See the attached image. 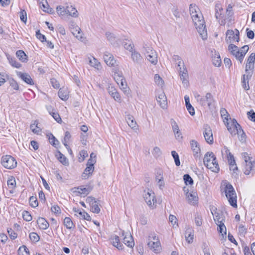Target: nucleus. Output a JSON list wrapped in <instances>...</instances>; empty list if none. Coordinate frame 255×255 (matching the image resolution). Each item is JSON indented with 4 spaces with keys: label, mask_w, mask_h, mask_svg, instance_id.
<instances>
[{
    "label": "nucleus",
    "mask_w": 255,
    "mask_h": 255,
    "mask_svg": "<svg viewBox=\"0 0 255 255\" xmlns=\"http://www.w3.org/2000/svg\"><path fill=\"white\" fill-rule=\"evenodd\" d=\"M189 12L194 26L199 34L203 40L207 39V32L205 22L199 8L195 4H190Z\"/></svg>",
    "instance_id": "1"
},
{
    "label": "nucleus",
    "mask_w": 255,
    "mask_h": 255,
    "mask_svg": "<svg viewBox=\"0 0 255 255\" xmlns=\"http://www.w3.org/2000/svg\"><path fill=\"white\" fill-rule=\"evenodd\" d=\"M215 17L221 25H227L228 27L232 23L233 21V7L229 4L226 11H224L220 4H216L215 6Z\"/></svg>",
    "instance_id": "2"
},
{
    "label": "nucleus",
    "mask_w": 255,
    "mask_h": 255,
    "mask_svg": "<svg viewBox=\"0 0 255 255\" xmlns=\"http://www.w3.org/2000/svg\"><path fill=\"white\" fill-rule=\"evenodd\" d=\"M58 15L62 19L67 16L77 18L79 16V12L76 8L71 4H66V6L58 5L56 8Z\"/></svg>",
    "instance_id": "3"
},
{
    "label": "nucleus",
    "mask_w": 255,
    "mask_h": 255,
    "mask_svg": "<svg viewBox=\"0 0 255 255\" xmlns=\"http://www.w3.org/2000/svg\"><path fill=\"white\" fill-rule=\"evenodd\" d=\"M195 97L197 102L201 106L207 107L210 110H213L215 108L216 101L211 93H207L205 96L196 94Z\"/></svg>",
    "instance_id": "4"
},
{
    "label": "nucleus",
    "mask_w": 255,
    "mask_h": 255,
    "mask_svg": "<svg viewBox=\"0 0 255 255\" xmlns=\"http://www.w3.org/2000/svg\"><path fill=\"white\" fill-rule=\"evenodd\" d=\"M242 155L244 160L243 163L244 173L247 175H254L255 174V160L246 152L243 153Z\"/></svg>",
    "instance_id": "5"
},
{
    "label": "nucleus",
    "mask_w": 255,
    "mask_h": 255,
    "mask_svg": "<svg viewBox=\"0 0 255 255\" xmlns=\"http://www.w3.org/2000/svg\"><path fill=\"white\" fill-rule=\"evenodd\" d=\"M203 162L205 166L212 171L217 173L219 171V166L216 157L212 152H207L204 155Z\"/></svg>",
    "instance_id": "6"
},
{
    "label": "nucleus",
    "mask_w": 255,
    "mask_h": 255,
    "mask_svg": "<svg viewBox=\"0 0 255 255\" xmlns=\"http://www.w3.org/2000/svg\"><path fill=\"white\" fill-rule=\"evenodd\" d=\"M147 246L155 254L162 252V247L158 236L154 233H150L148 237Z\"/></svg>",
    "instance_id": "7"
},
{
    "label": "nucleus",
    "mask_w": 255,
    "mask_h": 255,
    "mask_svg": "<svg viewBox=\"0 0 255 255\" xmlns=\"http://www.w3.org/2000/svg\"><path fill=\"white\" fill-rule=\"evenodd\" d=\"M228 130L232 134H239L242 132L241 135V140H244L245 139V134L243 132V130L241 128L240 125L237 123L236 120L234 119L232 120L230 123L228 122L225 123Z\"/></svg>",
    "instance_id": "8"
},
{
    "label": "nucleus",
    "mask_w": 255,
    "mask_h": 255,
    "mask_svg": "<svg viewBox=\"0 0 255 255\" xmlns=\"http://www.w3.org/2000/svg\"><path fill=\"white\" fill-rule=\"evenodd\" d=\"M224 191L230 204L234 207H237V195L232 185L227 184Z\"/></svg>",
    "instance_id": "9"
},
{
    "label": "nucleus",
    "mask_w": 255,
    "mask_h": 255,
    "mask_svg": "<svg viewBox=\"0 0 255 255\" xmlns=\"http://www.w3.org/2000/svg\"><path fill=\"white\" fill-rule=\"evenodd\" d=\"M143 49V52L146 59L152 64L156 65L157 63V55L156 51L146 45Z\"/></svg>",
    "instance_id": "10"
},
{
    "label": "nucleus",
    "mask_w": 255,
    "mask_h": 255,
    "mask_svg": "<svg viewBox=\"0 0 255 255\" xmlns=\"http://www.w3.org/2000/svg\"><path fill=\"white\" fill-rule=\"evenodd\" d=\"M225 40L227 43L230 44L235 41L239 42L240 40L239 30L237 29H235V31L231 29L228 30L226 33Z\"/></svg>",
    "instance_id": "11"
},
{
    "label": "nucleus",
    "mask_w": 255,
    "mask_h": 255,
    "mask_svg": "<svg viewBox=\"0 0 255 255\" xmlns=\"http://www.w3.org/2000/svg\"><path fill=\"white\" fill-rule=\"evenodd\" d=\"M1 164L7 169H12L17 165V162L15 159L10 155H5L1 157Z\"/></svg>",
    "instance_id": "12"
},
{
    "label": "nucleus",
    "mask_w": 255,
    "mask_h": 255,
    "mask_svg": "<svg viewBox=\"0 0 255 255\" xmlns=\"http://www.w3.org/2000/svg\"><path fill=\"white\" fill-rule=\"evenodd\" d=\"M144 199L146 204L150 207L153 208L155 206L156 199L154 193L151 190H148L147 192H145Z\"/></svg>",
    "instance_id": "13"
},
{
    "label": "nucleus",
    "mask_w": 255,
    "mask_h": 255,
    "mask_svg": "<svg viewBox=\"0 0 255 255\" xmlns=\"http://www.w3.org/2000/svg\"><path fill=\"white\" fill-rule=\"evenodd\" d=\"M184 192L186 193V199L189 204L191 205H195L198 203V197L196 191L193 190L189 191L188 189L186 190V188H184Z\"/></svg>",
    "instance_id": "14"
},
{
    "label": "nucleus",
    "mask_w": 255,
    "mask_h": 255,
    "mask_svg": "<svg viewBox=\"0 0 255 255\" xmlns=\"http://www.w3.org/2000/svg\"><path fill=\"white\" fill-rule=\"evenodd\" d=\"M203 135L206 141L209 144H213L214 138L213 136V132L211 127L205 125L203 128Z\"/></svg>",
    "instance_id": "15"
},
{
    "label": "nucleus",
    "mask_w": 255,
    "mask_h": 255,
    "mask_svg": "<svg viewBox=\"0 0 255 255\" xmlns=\"http://www.w3.org/2000/svg\"><path fill=\"white\" fill-rule=\"evenodd\" d=\"M190 145L195 158H200L201 148L199 143L196 140L192 139L190 141Z\"/></svg>",
    "instance_id": "16"
},
{
    "label": "nucleus",
    "mask_w": 255,
    "mask_h": 255,
    "mask_svg": "<svg viewBox=\"0 0 255 255\" xmlns=\"http://www.w3.org/2000/svg\"><path fill=\"white\" fill-rule=\"evenodd\" d=\"M70 28H73L72 31V34L79 40L84 41L85 38L83 37V33L81 31L80 28L77 26L74 21H71Z\"/></svg>",
    "instance_id": "17"
},
{
    "label": "nucleus",
    "mask_w": 255,
    "mask_h": 255,
    "mask_svg": "<svg viewBox=\"0 0 255 255\" xmlns=\"http://www.w3.org/2000/svg\"><path fill=\"white\" fill-rule=\"evenodd\" d=\"M123 243L129 248H132L134 243L132 236L129 232H122Z\"/></svg>",
    "instance_id": "18"
},
{
    "label": "nucleus",
    "mask_w": 255,
    "mask_h": 255,
    "mask_svg": "<svg viewBox=\"0 0 255 255\" xmlns=\"http://www.w3.org/2000/svg\"><path fill=\"white\" fill-rule=\"evenodd\" d=\"M179 75L183 86L185 88L188 87L189 86V82L188 73L186 68H184L183 70L180 68Z\"/></svg>",
    "instance_id": "19"
},
{
    "label": "nucleus",
    "mask_w": 255,
    "mask_h": 255,
    "mask_svg": "<svg viewBox=\"0 0 255 255\" xmlns=\"http://www.w3.org/2000/svg\"><path fill=\"white\" fill-rule=\"evenodd\" d=\"M170 124L175 138L178 140H181L182 139V135L177 123L174 120L172 119L170 120Z\"/></svg>",
    "instance_id": "20"
},
{
    "label": "nucleus",
    "mask_w": 255,
    "mask_h": 255,
    "mask_svg": "<svg viewBox=\"0 0 255 255\" xmlns=\"http://www.w3.org/2000/svg\"><path fill=\"white\" fill-rule=\"evenodd\" d=\"M156 100L161 108L163 109L167 108V101L164 92H162L158 94Z\"/></svg>",
    "instance_id": "21"
},
{
    "label": "nucleus",
    "mask_w": 255,
    "mask_h": 255,
    "mask_svg": "<svg viewBox=\"0 0 255 255\" xmlns=\"http://www.w3.org/2000/svg\"><path fill=\"white\" fill-rule=\"evenodd\" d=\"M103 59L105 63L109 66H114L116 63V60L113 55L109 52H105L103 55Z\"/></svg>",
    "instance_id": "22"
},
{
    "label": "nucleus",
    "mask_w": 255,
    "mask_h": 255,
    "mask_svg": "<svg viewBox=\"0 0 255 255\" xmlns=\"http://www.w3.org/2000/svg\"><path fill=\"white\" fill-rule=\"evenodd\" d=\"M73 211L75 213V215L80 219H83L87 221H90L91 220L90 216L84 211H82L75 207L73 208Z\"/></svg>",
    "instance_id": "23"
},
{
    "label": "nucleus",
    "mask_w": 255,
    "mask_h": 255,
    "mask_svg": "<svg viewBox=\"0 0 255 255\" xmlns=\"http://www.w3.org/2000/svg\"><path fill=\"white\" fill-rule=\"evenodd\" d=\"M111 243L119 250L124 249V246L120 241L119 237L117 235H112L110 238Z\"/></svg>",
    "instance_id": "24"
},
{
    "label": "nucleus",
    "mask_w": 255,
    "mask_h": 255,
    "mask_svg": "<svg viewBox=\"0 0 255 255\" xmlns=\"http://www.w3.org/2000/svg\"><path fill=\"white\" fill-rule=\"evenodd\" d=\"M108 91L109 94L118 102H121V98L117 89L112 86H109L108 88Z\"/></svg>",
    "instance_id": "25"
},
{
    "label": "nucleus",
    "mask_w": 255,
    "mask_h": 255,
    "mask_svg": "<svg viewBox=\"0 0 255 255\" xmlns=\"http://www.w3.org/2000/svg\"><path fill=\"white\" fill-rule=\"evenodd\" d=\"M106 36L107 40L113 45H118V38L113 33L110 32H107L106 33Z\"/></svg>",
    "instance_id": "26"
},
{
    "label": "nucleus",
    "mask_w": 255,
    "mask_h": 255,
    "mask_svg": "<svg viewBox=\"0 0 255 255\" xmlns=\"http://www.w3.org/2000/svg\"><path fill=\"white\" fill-rule=\"evenodd\" d=\"M113 72H114V78L117 83H119L120 81L124 80L123 73L120 70L119 67H116L113 68Z\"/></svg>",
    "instance_id": "27"
},
{
    "label": "nucleus",
    "mask_w": 255,
    "mask_h": 255,
    "mask_svg": "<svg viewBox=\"0 0 255 255\" xmlns=\"http://www.w3.org/2000/svg\"><path fill=\"white\" fill-rule=\"evenodd\" d=\"M131 52V58L133 62L137 64L140 63L142 60V57L140 54L135 50H133Z\"/></svg>",
    "instance_id": "28"
},
{
    "label": "nucleus",
    "mask_w": 255,
    "mask_h": 255,
    "mask_svg": "<svg viewBox=\"0 0 255 255\" xmlns=\"http://www.w3.org/2000/svg\"><path fill=\"white\" fill-rule=\"evenodd\" d=\"M17 75L21 78V79L23 80L25 83L28 84L33 85L34 84L32 79H31L30 76L26 73H22L20 72H19L17 73Z\"/></svg>",
    "instance_id": "29"
},
{
    "label": "nucleus",
    "mask_w": 255,
    "mask_h": 255,
    "mask_svg": "<svg viewBox=\"0 0 255 255\" xmlns=\"http://www.w3.org/2000/svg\"><path fill=\"white\" fill-rule=\"evenodd\" d=\"M185 237L186 241L188 243H192L194 238L193 230L190 228H187L185 233Z\"/></svg>",
    "instance_id": "30"
},
{
    "label": "nucleus",
    "mask_w": 255,
    "mask_h": 255,
    "mask_svg": "<svg viewBox=\"0 0 255 255\" xmlns=\"http://www.w3.org/2000/svg\"><path fill=\"white\" fill-rule=\"evenodd\" d=\"M87 167L82 174V178L84 179H87L91 176L94 170V167L92 166L86 165Z\"/></svg>",
    "instance_id": "31"
},
{
    "label": "nucleus",
    "mask_w": 255,
    "mask_h": 255,
    "mask_svg": "<svg viewBox=\"0 0 255 255\" xmlns=\"http://www.w3.org/2000/svg\"><path fill=\"white\" fill-rule=\"evenodd\" d=\"M58 95L61 99L66 101L69 98V92L65 88H60L58 92Z\"/></svg>",
    "instance_id": "32"
},
{
    "label": "nucleus",
    "mask_w": 255,
    "mask_h": 255,
    "mask_svg": "<svg viewBox=\"0 0 255 255\" xmlns=\"http://www.w3.org/2000/svg\"><path fill=\"white\" fill-rule=\"evenodd\" d=\"M89 64L94 67L95 69L97 70H100L102 68V66L100 63L98 61L97 59L95 57L89 58Z\"/></svg>",
    "instance_id": "33"
},
{
    "label": "nucleus",
    "mask_w": 255,
    "mask_h": 255,
    "mask_svg": "<svg viewBox=\"0 0 255 255\" xmlns=\"http://www.w3.org/2000/svg\"><path fill=\"white\" fill-rule=\"evenodd\" d=\"M127 122L128 125L132 128V129H136L137 128V124L136 121H135L134 118L131 115H128L127 118Z\"/></svg>",
    "instance_id": "34"
},
{
    "label": "nucleus",
    "mask_w": 255,
    "mask_h": 255,
    "mask_svg": "<svg viewBox=\"0 0 255 255\" xmlns=\"http://www.w3.org/2000/svg\"><path fill=\"white\" fill-rule=\"evenodd\" d=\"M39 227L42 230H45L49 227V224L43 218H39L37 221Z\"/></svg>",
    "instance_id": "35"
},
{
    "label": "nucleus",
    "mask_w": 255,
    "mask_h": 255,
    "mask_svg": "<svg viewBox=\"0 0 255 255\" xmlns=\"http://www.w3.org/2000/svg\"><path fill=\"white\" fill-rule=\"evenodd\" d=\"M228 162L230 165V170H232L234 173H236V175H237L236 171H238V168L234 158L229 159Z\"/></svg>",
    "instance_id": "36"
},
{
    "label": "nucleus",
    "mask_w": 255,
    "mask_h": 255,
    "mask_svg": "<svg viewBox=\"0 0 255 255\" xmlns=\"http://www.w3.org/2000/svg\"><path fill=\"white\" fill-rule=\"evenodd\" d=\"M212 214L214 216V219L217 225L220 224V223H224V219L222 215H220L219 213L216 212H215L214 214L212 213Z\"/></svg>",
    "instance_id": "37"
},
{
    "label": "nucleus",
    "mask_w": 255,
    "mask_h": 255,
    "mask_svg": "<svg viewBox=\"0 0 255 255\" xmlns=\"http://www.w3.org/2000/svg\"><path fill=\"white\" fill-rule=\"evenodd\" d=\"M47 136H49L50 143L54 147H57L59 144V141L52 133H50L49 135H47Z\"/></svg>",
    "instance_id": "38"
},
{
    "label": "nucleus",
    "mask_w": 255,
    "mask_h": 255,
    "mask_svg": "<svg viewBox=\"0 0 255 255\" xmlns=\"http://www.w3.org/2000/svg\"><path fill=\"white\" fill-rule=\"evenodd\" d=\"M222 154L223 156H225L228 159V161L230 159L234 158V156L231 154L230 150L227 147H224L222 150Z\"/></svg>",
    "instance_id": "39"
},
{
    "label": "nucleus",
    "mask_w": 255,
    "mask_h": 255,
    "mask_svg": "<svg viewBox=\"0 0 255 255\" xmlns=\"http://www.w3.org/2000/svg\"><path fill=\"white\" fill-rule=\"evenodd\" d=\"M77 190L75 191L79 194L86 195L90 192V189L88 188H85L83 186H80L77 188Z\"/></svg>",
    "instance_id": "40"
},
{
    "label": "nucleus",
    "mask_w": 255,
    "mask_h": 255,
    "mask_svg": "<svg viewBox=\"0 0 255 255\" xmlns=\"http://www.w3.org/2000/svg\"><path fill=\"white\" fill-rule=\"evenodd\" d=\"M212 61L213 64L215 66L220 67L221 66L222 61L219 53L215 54L214 57H213V58Z\"/></svg>",
    "instance_id": "41"
},
{
    "label": "nucleus",
    "mask_w": 255,
    "mask_h": 255,
    "mask_svg": "<svg viewBox=\"0 0 255 255\" xmlns=\"http://www.w3.org/2000/svg\"><path fill=\"white\" fill-rule=\"evenodd\" d=\"M121 90H122L125 93L128 94L129 92V89L127 87V85L126 83H125V80L124 79V80H121V81H120L119 83H117Z\"/></svg>",
    "instance_id": "42"
},
{
    "label": "nucleus",
    "mask_w": 255,
    "mask_h": 255,
    "mask_svg": "<svg viewBox=\"0 0 255 255\" xmlns=\"http://www.w3.org/2000/svg\"><path fill=\"white\" fill-rule=\"evenodd\" d=\"M7 183L9 188L12 189L16 186V181L13 176H10L8 177Z\"/></svg>",
    "instance_id": "43"
},
{
    "label": "nucleus",
    "mask_w": 255,
    "mask_h": 255,
    "mask_svg": "<svg viewBox=\"0 0 255 255\" xmlns=\"http://www.w3.org/2000/svg\"><path fill=\"white\" fill-rule=\"evenodd\" d=\"M16 56L20 60L25 62L27 59V56L22 50H18L16 53Z\"/></svg>",
    "instance_id": "44"
},
{
    "label": "nucleus",
    "mask_w": 255,
    "mask_h": 255,
    "mask_svg": "<svg viewBox=\"0 0 255 255\" xmlns=\"http://www.w3.org/2000/svg\"><path fill=\"white\" fill-rule=\"evenodd\" d=\"M123 45L125 48L130 52L132 51L134 49L133 48V44L132 42L130 41H124L123 43Z\"/></svg>",
    "instance_id": "45"
},
{
    "label": "nucleus",
    "mask_w": 255,
    "mask_h": 255,
    "mask_svg": "<svg viewBox=\"0 0 255 255\" xmlns=\"http://www.w3.org/2000/svg\"><path fill=\"white\" fill-rule=\"evenodd\" d=\"M18 255H29L28 249L24 246L20 247L18 250Z\"/></svg>",
    "instance_id": "46"
},
{
    "label": "nucleus",
    "mask_w": 255,
    "mask_h": 255,
    "mask_svg": "<svg viewBox=\"0 0 255 255\" xmlns=\"http://www.w3.org/2000/svg\"><path fill=\"white\" fill-rule=\"evenodd\" d=\"M7 59L9 61V63L12 67L16 68H19L21 67V65L19 63L17 62L14 58L8 57Z\"/></svg>",
    "instance_id": "47"
},
{
    "label": "nucleus",
    "mask_w": 255,
    "mask_h": 255,
    "mask_svg": "<svg viewBox=\"0 0 255 255\" xmlns=\"http://www.w3.org/2000/svg\"><path fill=\"white\" fill-rule=\"evenodd\" d=\"M221 115L222 118L224 119V122L225 123L228 122V116L229 114L227 110L224 108H222L220 110Z\"/></svg>",
    "instance_id": "48"
},
{
    "label": "nucleus",
    "mask_w": 255,
    "mask_h": 255,
    "mask_svg": "<svg viewBox=\"0 0 255 255\" xmlns=\"http://www.w3.org/2000/svg\"><path fill=\"white\" fill-rule=\"evenodd\" d=\"M59 161L64 165H68L69 164L68 160L66 157L61 153L59 152V156L58 157Z\"/></svg>",
    "instance_id": "49"
},
{
    "label": "nucleus",
    "mask_w": 255,
    "mask_h": 255,
    "mask_svg": "<svg viewBox=\"0 0 255 255\" xmlns=\"http://www.w3.org/2000/svg\"><path fill=\"white\" fill-rule=\"evenodd\" d=\"M70 138L71 135L70 134V132L69 131H66L65 133V136L62 141L63 143L64 144V146L66 147V148H69V146L67 144V142H68Z\"/></svg>",
    "instance_id": "50"
},
{
    "label": "nucleus",
    "mask_w": 255,
    "mask_h": 255,
    "mask_svg": "<svg viewBox=\"0 0 255 255\" xmlns=\"http://www.w3.org/2000/svg\"><path fill=\"white\" fill-rule=\"evenodd\" d=\"M152 154L154 157L157 158L161 155L162 151L159 147L158 146H155L153 148Z\"/></svg>",
    "instance_id": "51"
},
{
    "label": "nucleus",
    "mask_w": 255,
    "mask_h": 255,
    "mask_svg": "<svg viewBox=\"0 0 255 255\" xmlns=\"http://www.w3.org/2000/svg\"><path fill=\"white\" fill-rule=\"evenodd\" d=\"M64 224L67 229H71L73 227V224L70 218L66 217L64 220Z\"/></svg>",
    "instance_id": "52"
},
{
    "label": "nucleus",
    "mask_w": 255,
    "mask_h": 255,
    "mask_svg": "<svg viewBox=\"0 0 255 255\" xmlns=\"http://www.w3.org/2000/svg\"><path fill=\"white\" fill-rule=\"evenodd\" d=\"M155 83L158 86H162L164 85V81L158 74H155L154 77Z\"/></svg>",
    "instance_id": "53"
},
{
    "label": "nucleus",
    "mask_w": 255,
    "mask_h": 255,
    "mask_svg": "<svg viewBox=\"0 0 255 255\" xmlns=\"http://www.w3.org/2000/svg\"><path fill=\"white\" fill-rule=\"evenodd\" d=\"M217 225L218 226V231L223 236L224 235H226V227H225L224 223H220Z\"/></svg>",
    "instance_id": "54"
},
{
    "label": "nucleus",
    "mask_w": 255,
    "mask_h": 255,
    "mask_svg": "<svg viewBox=\"0 0 255 255\" xmlns=\"http://www.w3.org/2000/svg\"><path fill=\"white\" fill-rule=\"evenodd\" d=\"M171 154L174 159L176 165L178 166H179L180 165V162L178 153L175 151H172Z\"/></svg>",
    "instance_id": "55"
},
{
    "label": "nucleus",
    "mask_w": 255,
    "mask_h": 255,
    "mask_svg": "<svg viewBox=\"0 0 255 255\" xmlns=\"http://www.w3.org/2000/svg\"><path fill=\"white\" fill-rule=\"evenodd\" d=\"M238 47L234 44H230L228 46V50L233 55L235 54L236 52L237 53V51L238 50Z\"/></svg>",
    "instance_id": "56"
},
{
    "label": "nucleus",
    "mask_w": 255,
    "mask_h": 255,
    "mask_svg": "<svg viewBox=\"0 0 255 255\" xmlns=\"http://www.w3.org/2000/svg\"><path fill=\"white\" fill-rule=\"evenodd\" d=\"M29 204L33 208L37 207L38 203L36 197L34 196L30 197L29 198Z\"/></svg>",
    "instance_id": "57"
},
{
    "label": "nucleus",
    "mask_w": 255,
    "mask_h": 255,
    "mask_svg": "<svg viewBox=\"0 0 255 255\" xmlns=\"http://www.w3.org/2000/svg\"><path fill=\"white\" fill-rule=\"evenodd\" d=\"M30 129L32 131L36 134H39L41 132V128L37 126V124L35 123L30 125Z\"/></svg>",
    "instance_id": "58"
},
{
    "label": "nucleus",
    "mask_w": 255,
    "mask_h": 255,
    "mask_svg": "<svg viewBox=\"0 0 255 255\" xmlns=\"http://www.w3.org/2000/svg\"><path fill=\"white\" fill-rule=\"evenodd\" d=\"M169 220L171 223L173 227L176 228L178 226V224L177 223V219L175 216L170 215L169 216Z\"/></svg>",
    "instance_id": "59"
},
{
    "label": "nucleus",
    "mask_w": 255,
    "mask_h": 255,
    "mask_svg": "<svg viewBox=\"0 0 255 255\" xmlns=\"http://www.w3.org/2000/svg\"><path fill=\"white\" fill-rule=\"evenodd\" d=\"M29 238L31 241L37 242L39 240V237L37 234L34 232L31 233L29 234Z\"/></svg>",
    "instance_id": "60"
},
{
    "label": "nucleus",
    "mask_w": 255,
    "mask_h": 255,
    "mask_svg": "<svg viewBox=\"0 0 255 255\" xmlns=\"http://www.w3.org/2000/svg\"><path fill=\"white\" fill-rule=\"evenodd\" d=\"M22 216H23V219L24 220H25L26 221H28V222L30 221L32 219L31 215L30 214V213L28 212H27L26 211H24L23 212Z\"/></svg>",
    "instance_id": "61"
},
{
    "label": "nucleus",
    "mask_w": 255,
    "mask_h": 255,
    "mask_svg": "<svg viewBox=\"0 0 255 255\" xmlns=\"http://www.w3.org/2000/svg\"><path fill=\"white\" fill-rule=\"evenodd\" d=\"M183 178H184L185 183L186 185H188V184L191 185L193 184V180L192 179V178L188 174L184 175Z\"/></svg>",
    "instance_id": "62"
},
{
    "label": "nucleus",
    "mask_w": 255,
    "mask_h": 255,
    "mask_svg": "<svg viewBox=\"0 0 255 255\" xmlns=\"http://www.w3.org/2000/svg\"><path fill=\"white\" fill-rule=\"evenodd\" d=\"M249 50V47L248 45L243 46L240 49V53H241V59H244V56Z\"/></svg>",
    "instance_id": "63"
},
{
    "label": "nucleus",
    "mask_w": 255,
    "mask_h": 255,
    "mask_svg": "<svg viewBox=\"0 0 255 255\" xmlns=\"http://www.w3.org/2000/svg\"><path fill=\"white\" fill-rule=\"evenodd\" d=\"M195 222L197 226H201L202 224V219L198 214H196L195 217Z\"/></svg>",
    "instance_id": "64"
}]
</instances>
